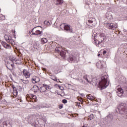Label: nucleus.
I'll use <instances>...</instances> for the list:
<instances>
[{"label": "nucleus", "mask_w": 127, "mask_h": 127, "mask_svg": "<svg viewBox=\"0 0 127 127\" xmlns=\"http://www.w3.org/2000/svg\"><path fill=\"white\" fill-rule=\"evenodd\" d=\"M97 41H98V45H100L101 44V43H103L105 42V41L102 42V40H97Z\"/></svg>", "instance_id": "nucleus-35"}, {"label": "nucleus", "mask_w": 127, "mask_h": 127, "mask_svg": "<svg viewBox=\"0 0 127 127\" xmlns=\"http://www.w3.org/2000/svg\"><path fill=\"white\" fill-rule=\"evenodd\" d=\"M94 41H95V43L96 45V46L100 47L99 45H98V40H95V37H94Z\"/></svg>", "instance_id": "nucleus-36"}, {"label": "nucleus", "mask_w": 127, "mask_h": 127, "mask_svg": "<svg viewBox=\"0 0 127 127\" xmlns=\"http://www.w3.org/2000/svg\"><path fill=\"white\" fill-rule=\"evenodd\" d=\"M69 42H70V45H73V44H74L75 42L72 40V38H70L69 40Z\"/></svg>", "instance_id": "nucleus-33"}, {"label": "nucleus", "mask_w": 127, "mask_h": 127, "mask_svg": "<svg viewBox=\"0 0 127 127\" xmlns=\"http://www.w3.org/2000/svg\"><path fill=\"white\" fill-rule=\"evenodd\" d=\"M105 119L107 122L110 123L113 121V116L112 115L109 114L105 118Z\"/></svg>", "instance_id": "nucleus-13"}, {"label": "nucleus", "mask_w": 127, "mask_h": 127, "mask_svg": "<svg viewBox=\"0 0 127 127\" xmlns=\"http://www.w3.org/2000/svg\"><path fill=\"white\" fill-rule=\"evenodd\" d=\"M78 94H80V95H81L82 97L84 96V93H80V92H78Z\"/></svg>", "instance_id": "nucleus-47"}, {"label": "nucleus", "mask_w": 127, "mask_h": 127, "mask_svg": "<svg viewBox=\"0 0 127 127\" xmlns=\"http://www.w3.org/2000/svg\"><path fill=\"white\" fill-rule=\"evenodd\" d=\"M125 32H126V34H127V30H126V31H125Z\"/></svg>", "instance_id": "nucleus-55"}, {"label": "nucleus", "mask_w": 127, "mask_h": 127, "mask_svg": "<svg viewBox=\"0 0 127 127\" xmlns=\"http://www.w3.org/2000/svg\"><path fill=\"white\" fill-rule=\"evenodd\" d=\"M13 94L15 96H17L18 95V91H13Z\"/></svg>", "instance_id": "nucleus-37"}, {"label": "nucleus", "mask_w": 127, "mask_h": 127, "mask_svg": "<svg viewBox=\"0 0 127 127\" xmlns=\"http://www.w3.org/2000/svg\"><path fill=\"white\" fill-rule=\"evenodd\" d=\"M16 58L12 55L9 57V61H11V63H13V61H15Z\"/></svg>", "instance_id": "nucleus-23"}, {"label": "nucleus", "mask_w": 127, "mask_h": 127, "mask_svg": "<svg viewBox=\"0 0 127 127\" xmlns=\"http://www.w3.org/2000/svg\"><path fill=\"white\" fill-rule=\"evenodd\" d=\"M51 79H52V80H53L54 81H58V79H57V77L56 75H52L51 77H50Z\"/></svg>", "instance_id": "nucleus-27"}, {"label": "nucleus", "mask_w": 127, "mask_h": 127, "mask_svg": "<svg viewBox=\"0 0 127 127\" xmlns=\"http://www.w3.org/2000/svg\"><path fill=\"white\" fill-rule=\"evenodd\" d=\"M66 25L65 23H62L60 25V28L62 30H64L65 28V26Z\"/></svg>", "instance_id": "nucleus-26"}, {"label": "nucleus", "mask_w": 127, "mask_h": 127, "mask_svg": "<svg viewBox=\"0 0 127 127\" xmlns=\"http://www.w3.org/2000/svg\"><path fill=\"white\" fill-rule=\"evenodd\" d=\"M41 42L42 44H45L47 43L48 40L47 38H43L41 39Z\"/></svg>", "instance_id": "nucleus-25"}, {"label": "nucleus", "mask_w": 127, "mask_h": 127, "mask_svg": "<svg viewBox=\"0 0 127 127\" xmlns=\"http://www.w3.org/2000/svg\"><path fill=\"white\" fill-rule=\"evenodd\" d=\"M83 78L85 79L86 81H87L88 83H90V81L88 80L87 75L83 76Z\"/></svg>", "instance_id": "nucleus-31"}, {"label": "nucleus", "mask_w": 127, "mask_h": 127, "mask_svg": "<svg viewBox=\"0 0 127 127\" xmlns=\"http://www.w3.org/2000/svg\"><path fill=\"white\" fill-rule=\"evenodd\" d=\"M37 88L38 90H40V93H44L46 92L45 90H43V89L44 88H46V90H51L52 87L51 86H50V85H48L46 84H43V86H41L39 88V87L38 86H35L34 87V88Z\"/></svg>", "instance_id": "nucleus-5"}, {"label": "nucleus", "mask_w": 127, "mask_h": 127, "mask_svg": "<svg viewBox=\"0 0 127 127\" xmlns=\"http://www.w3.org/2000/svg\"><path fill=\"white\" fill-rule=\"evenodd\" d=\"M36 32V35H40L42 34V32L40 31V30H37L35 31Z\"/></svg>", "instance_id": "nucleus-32"}, {"label": "nucleus", "mask_w": 127, "mask_h": 127, "mask_svg": "<svg viewBox=\"0 0 127 127\" xmlns=\"http://www.w3.org/2000/svg\"><path fill=\"white\" fill-rule=\"evenodd\" d=\"M106 39V35L105 34L103 33H101L99 34V40H102V42H105V40Z\"/></svg>", "instance_id": "nucleus-10"}, {"label": "nucleus", "mask_w": 127, "mask_h": 127, "mask_svg": "<svg viewBox=\"0 0 127 127\" xmlns=\"http://www.w3.org/2000/svg\"><path fill=\"white\" fill-rule=\"evenodd\" d=\"M8 36H9L6 35H5V36H4V38H5V39L6 41H7V39H8Z\"/></svg>", "instance_id": "nucleus-46"}, {"label": "nucleus", "mask_w": 127, "mask_h": 127, "mask_svg": "<svg viewBox=\"0 0 127 127\" xmlns=\"http://www.w3.org/2000/svg\"><path fill=\"white\" fill-rule=\"evenodd\" d=\"M2 45L3 47L5 48L6 49H11L12 47L8 44H7L6 42L4 41H2L1 42Z\"/></svg>", "instance_id": "nucleus-11"}, {"label": "nucleus", "mask_w": 127, "mask_h": 127, "mask_svg": "<svg viewBox=\"0 0 127 127\" xmlns=\"http://www.w3.org/2000/svg\"><path fill=\"white\" fill-rule=\"evenodd\" d=\"M59 108L60 109H62L63 108V104H60V105H59Z\"/></svg>", "instance_id": "nucleus-42"}, {"label": "nucleus", "mask_w": 127, "mask_h": 127, "mask_svg": "<svg viewBox=\"0 0 127 127\" xmlns=\"http://www.w3.org/2000/svg\"><path fill=\"white\" fill-rule=\"evenodd\" d=\"M14 33H15V31H14Z\"/></svg>", "instance_id": "nucleus-58"}, {"label": "nucleus", "mask_w": 127, "mask_h": 127, "mask_svg": "<svg viewBox=\"0 0 127 127\" xmlns=\"http://www.w3.org/2000/svg\"><path fill=\"white\" fill-rule=\"evenodd\" d=\"M34 29H35V28H33L32 30L31 31V32H32V35H36L37 34H36V32H35V33L33 32V31L34 30Z\"/></svg>", "instance_id": "nucleus-39"}, {"label": "nucleus", "mask_w": 127, "mask_h": 127, "mask_svg": "<svg viewBox=\"0 0 127 127\" xmlns=\"http://www.w3.org/2000/svg\"><path fill=\"white\" fill-rule=\"evenodd\" d=\"M30 100V101L32 102V100H34V102H36L37 101V97L36 95L34 94H30L28 96Z\"/></svg>", "instance_id": "nucleus-12"}, {"label": "nucleus", "mask_w": 127, "mask_h": 127, "mask_svg": "<svg viewBox=\"0 0 127 127\" xmlns=\"http://www.w3.org/2000/svg\"><path fill=\"white\" fill-rule=\"evenodd\" d=\"M81 127H87V125H85L84 124H83V125Z\"/></svg>", "instance_id": "nucleus-50"}, {"label": "nucleus", "mask_w": 127, "mask_h": 127, "mask_svg": "<svg viewBox=\"0 0 127 127\" xmlns=\"http://www.w3.org/2000/svg\"><path fill=\"white\" fill-rule=\"evenodd\" d=\"M40 119H41L44 121L45 123H46L47 120L46 119V117L44 115V114H41L39 116Z\"/></svg>", "instance_id": "nucleus-21"}, {"label": "nucleus", "mask_w": 127, "mask_h": 127, "mask_svg": "<svg viewBox=\"0 0 127 127\" xmlns=\"http://www.w3.org/2000/svg\"><path fill=\"white\" fill-rule=\"evenodd\" d=\"M117 95L119 97H122L124 95V91L122 88H118L116 90Z\"/></svg>", "instance_id": "nucleus-8"}, {"label": "nucleus", "mask_w": 127, "mask_h": 127, "mask_svg": "<svg viewBox=\"0 0 127 127\" xmlns=\"http://www.w3.org/2000/svg\"><path fill=\"white\" fill-rule=\"evenodd\" d=\"M78 81L80 82V83H81L82 84L84 83V81L82 79H78Z\"/></svg>", "instance_id": "nucleus-45"}, {"label": "nucleus", "mask_w": 127, "mask_h": 127, "mask_svg": "<svg viewBox=\"0 0 127 127\" xmlns=\"http://www.w3.org/2000/svg\"><path fill=\"white\" fill-rule=\"evenodd\" d=\"M12 123L10 121H6L3 123V127H12Z\"/></svg>", "instance_id": "nucleus-9"}, {"label": "nucleus", "mask_w": 127, "mask_h": 127, "mask_svg": "<svg viewBox=\"0 0 127 127\" xmlns=\"http://www.w3.org/2000/svg\"><path fill=\"white\" fill-rule=\"evenodd\" d=\"M118 110L119 114L123 115V117L127 119V104L126 103H121L118 107Z\"/></svg>", "instance_id": "nucleus-2"}, {"label": "nucleus", "mask_w": 127, "mask_h": 127, "mask_svg": "<svg viewBox=\"0 0 127 127\" xmlns=\"http://www.w3.org/2000/svg\"><path fill=\"white\" fill-rule=\"evenodd\" d=\"M108 75H103L99 80L98 87L102 90L105 89L109 85V81L107 80Z\"/></svg>", "instance_id": "nucleus-1"}, {"label": "nucleus", "mask_w": 127, "mask_h": 127, "mask_svg": "<svg viewBox=\"0 0 127 127\" xmlns=\"http://www.w3.org/2000/svg\"><path fill=\"white\" fill-rule=\"evenodd\" d=\"M10 65L12 67V68H13L14 67V63H11L10 64Z\"/></svg>", "instance_id": "nucleus-44"}, {"label": "nucleus", "mask_w": 127, "mask_h": 127, "mask_svg": "<svg viewBox=\"0 0 127 127\" xmlns=\"http://www.w3.org/2000/svg\"><path fill=\"white\" fill-rule=\"evenodd\" d=\"M60 90H63V89H62V88H61L60 89Z\"/></svg>", "instance_id": "nucleus-56"}, {"label": "nucleus", "mask_w": 127, "mask_h": 127, "mask_svg": "<svg viewBox=\"0 0 127 127\" xmlns=\"http://www.w3.org/2000/svg\"><path fill=\"white\" fill-rule=\"evenodd\" d=\"M56 81L58 83L60 82V81L59 79H57V81Z\"/></svg>", "instance_id": "nucleus-51"}, {"label": "nucleus", "mask_w": 127, "mask_h": 127, "mask_svg": "<svg viewBox=\"0 0 127 127\" xmlns=\"http://www.w3.org/2000/svg\"><path fill=\"white\" fill-rule=\"evenodd\" d=\"M23 74L24 75L26 76V78H29L30 77L29 72L27 71L26 69L23 70Z\"/></svg>", "instance_id": "nucleus-18"}, {"label": "nucleus", "mask_w": 127, "mask_h": 127, "mask_svg": "<svg viewBox=\"0 0 127 127\" xmlns=\"http://www.w3.org/2000/svg\"><path fill=\"white\" fill-rule=\"evenodd\" d=\"M21 81L23 82V83H24L25 84H27L29 83V81L28 80H23L22 79H21Z\"/></svg>", "instance_id": "nucleus-28"}, {"label": "nucleus", "mask_w": 127, "mask_h": 127, "mask_svg": "<svg viewBox=\"0 0 127 127\" xmlns=\"http://www.w3.org/2000/svg\"><path fill=\"white\" fill-rule=\"evenodd\" d=\"M78 101H80V102H82L81 99H78Z\"/></svg>", "instance_id": "nucleus-52"}, {"label": "nucleus", "mask_w": 127, "mask_h": 127, "mask_svg": "<svg viewBox=\"0 0 127 127\" xmlns=\"http://www.w3.org/2000/svg\"><path fill=\"white\" fill-rule=\"evenodd\" d=\"M55 86L58 87L60 89H61L62 87L60 85L56 84H55Z\"/></svg>", "instance_id": "nucleus-41"}, {"label": "nucleus", "mask_w": 127, "mask_h": 127, "mask_svg": "<svg viewBox=\"0 0 127 127\" xmlns=\"http://www.w3.org/2000/svg\"><path fill=\"white\" fill-rule=\"evenodd\" d=\"M8 42L10 43L11 45H14V44L15 43L14 40H13L12 39L9 40Z\"/></svg>", "instance_id": "nucleus-34"}, {"label": "nucleus", "mask_w": 127, "mask_h": 127, "mask_svg": "<svg viewBox=\"0 0 127 127\" xmlns=\"http://www.w3.org/2000/svg\"><path fill=\"white\" fill-rule=\"evenodd\" d=\"M100 55H101V54H98V57H100Z\"/></svg>", "instance_id": "nucleus-53"}, {"label": "nucleus", "mask_w": 127, "mask_h": 127, "mask_svg": "<svg viewBox=\"0 0 127 127\" xmlns=\"http://www.w3.org/2000/svg\"><path fill=\"white\" fill-rule=\"evenodd\" d=\"M68 85L71 86V84H68Z\"/></svg>", "instance_id": "nucleus-57"}, {"label": "nucleus", "mask_w": 127, "mask_h": 127, "mask_svg": "<svg viewBox=\"0 0 127 127\" xmlns=\"http://www.w3.org/2000/svg\"><path fill=\"white\" fill-rule=\"evenodd\" d=\"M67 61L70 63H77L78 61L77 60V58H76V56L73 55H69L67 58Z\"/></svg>", "instance_id": "nucleus-6"}, {"label": "nucleus", "mask_w": 127, "mask_h": 127, "mask_svg": "<svg viewBox=\"0 0 127 127\" xmlns=\"http://www.w3.org/2000/svg\"><path fill=\"white\" fill-rule=\"evenodd\" d=\"M45 107L46 108V107H44V108H45Z\"/></svg>", "instance_id": "nucleus-59"}, {"label": "nucleus", "mask_w": 127, "mask_h": 127, "mask_svg": "<svg viewBox=\"0 0 127 127\" xmlns=\"http://www.w3.org/2000/svg\"><path fill=\"white\" fill-rule=\"evenodd\" d=\"M64 30H65L66 31L70 33H72L73 31L72 29L70 28V25L66 24L64 27Z\"/></svg>", "instance_id": "nucleus-14"}, {"label": "nucleus", "mask_w": 127, "mask_h": 127, "mask_svg": "<svg viewBox=\"0 0 127 127\" xmlns=\"http://www.w3.org/2000/svg\"><path fill=\"white\" fill-rule=\"evenodd\" d=\"M106 27L109 29H112L113 30H115L117 29V25L116 24L113 23H107Z\"/></svg>", "instance_id": "nucleus-7"}, {"label": "nucleus", "mask_w": 127, "mask_h": 127, "mask_svg": "<svg viewBox=\"0 0 127 127\" xmlns=\"http://www.w3.org/2000/svg\"><path fill=\"white\" fill-rule=\"evenodd\" d=\"M45 24H46V25L48 26L50 25V22L48 20L45 21Z\"/></svg>", "instance_id": "nucleus-38"}, {"label": "nucleus", "mask_w": 127, "mask_h": 127, "mask_svg": "<svg viewBox=\"0 0 127 127\" xmlns=\"http://www.w3.org/2000/svg\"><path fill=\"white\" fill-rule=\"evenodd\" d=\"M5 63L6 68L8 70H11V69H10V68L9 67H10V64L12 63V62L9 60H6V61H5Z\"/></svg>", "instance_id": "nucleus-15"}, {"label": "nucleus", "mask_w": 127, "mask_h": 127, "mask_svg": "<svg viewBox=\"0 0 127 127\" xmlns=\"http://www.w3.org/2000/svg\"><path fill=\"white\" fill-rule=\"evenodd\" d=\"M77 106H78V107H81V104H80V103H77Z\"/></svg>", "instance_id": "nucleus-48"}, {"label": "nucleus", "mask_w": 127, "mask_h": 127, "mask_svg": "<svg viewBox=\"0 0 127 127\" xmlns=\"http://www.w3.org/2000/svg\"><path fill=\"white\" fill-rule=\"evenodd\" d=\"M28 120L29 122L32 123V124H34L35 122V119L34 116H31V118H29Z\"/></svg>", "instance_id": "nucleus-19"}, {"label": "nucleus", "mask_w": 127, "mask_h": 127, "mask_svg": "<svg viewBox=\"0 0 127 127\" xmlns=\"http://www.w3.org/2000/svg\"><path fill=\"white\" fill-rule=\"evenodd\" d=\"M106 18L109 20H111L113 19V16L111 14H107Z\"/></svg>", "instance_id": "nucleus-24"}, {"label": "nucleus", "mask_w": 127, "mask_h": 127, "mask_svg": "<svg viewBox=\"0 0 127 127\" xmlns=\"http://www.w3.org/2000/svg\"><path fill=\"white\" fill-rule=\"evenodd\" d=\"M55 51L56 53L59 54L60 56L63 59H66V51L61 46L57 47L55 48Z\"/></svg>", "instance_id": "nucleus-3"}, {"label": "nucleus", "mask_w": 127, "mask_h": 127, "mask_svg": "<svg viewBox=\"0 0 127 127\" xmlns=\"http://www.w3.org/2000/svg\"><path fill=\"white\" fill-rule=\"evenodd\" d=\"M54 1L55 4L57 5H61L63 4L64 2L63 0H54Z\"/></svg>", "instance_id": "nucleus-17"}, {"label": "nucleus", "mask_w": 127, "mask_h": 127, "mask_svg": "<svg viewBox=\"0 0 127 127\" xmlns=\"http://www.w3.org/2000/svg\"><path fill=\"white\" fill-rule=\"evenodd\" d=\"M96 65L97 67V68H103V66L102 64V63L101 62H100L99 63H96Z\"/></svg>", "instance_id": "nucleus-22"}, {"label": "nucleus", "mask_w": 127, "mask_h": 127, "mask_svg": "<svg viewBox=\"0 0 127 127\" xmlns=\"http://www.w3.org/2000/svg\"><path fill=\"white\" fill-rule=\"evenodd\" d=\"M11 87L13 89V91H17V88L15 86V85L14 84H12L11 85Z\"/></svg>", "instance_id": "nucleus-30"}, {"label": "nucleus", "mask_w": 127, "mask_h": 127, "mask_svg": "<svg viewBox=\"0 0 127 127\" xmlns=\"http://www.w3.org/2000/svg\"><path fill=\"white\" fill-rule=\"evenodd\" d=\"M86 97L92 101H95V97L92 96L91 94L86 95Z\"/></svg>", "instance_id": "nucleus-20"}, {"label": "nucleus", "mask_w": 127, "mask_h": 127, "mask_svg": "<svg viewBox=\"0 0 127 127\" xmlns=\"http://www.w3.org/2000/svg\"><path fill=\"white\" fill-rule=\"evenodd\" d=\"M97 24L95 18H89L86 20V28L92 29Z\"/></svg>", "instance_id": "nucleus-4"}, {"label": "nucleus", "mask_w": 127, "mask_h": 127, "mask_svg": "<svg viewBox=\"0 0 127 127\" xmlns=\"http://www.w3.org/2000/svg\"><path fill=\"white\" fill-rule=\"evenodd\" d=\"M12 39V37L8 36L6 42H8L9 40H10Z\"/></svg>", "instance_id": "nucleus-43"}, {"label": "nucleus", "mask_w": 127, "mask_h": 127, "mask_svg": "<svg viewBox=\"0 0 127 127\" xmlns=\"http://www.w3.org/2000/svg\"><path fill=\"white\" fill-rule=\"evenodd\" d=\"M3 101L6 103V100L5 99Z\"/></svg>", "instance_id": "nucleus-54"}, {"label": "nucleus", "mask_w": 127, "mask_h": 127, "mask_svg": "<svg viewBox=\"0 0 127 127\" xmlns=\"http://www.w3.org/2000/svg\"><path fill=\"white\" fill-rule=\"evenodd\" d=\"M107 53V51H103V55H105V54H106Z\"/></svg>", "instance_id": "nucleus-49"}, {"label": "nucleus", "mask_w": 127, "mask_h": 127, "mask_svg": "<svg viewBox=\"0 0 127 127\" xmlns=\"http://www.w3.org/2000/svg\"><path fill=\"white\" fill-rule=\"evenodd\" d=\"M40 81V78L38 77L34 76L32 79V82L33 84H36Z\"/></svg>", "instance_id": "nucleus-16"}, {"label": "nucleus", "mask_w": 127, "mask_h": 127, "mask_svg": "<svg viewBox=\"0 0 127 127\" xmlns=\"http://www.w3.org/2000/svg\"><path fill=\"white\" fill-rule=\"evenodd\" d=\"M62 103L64 104H66L67 103V101L66 99H63L62 100Z\"/></svg>", "instance_id": "nucleus-40"}, {"label": "nucleus", "mask_w": 127, "mask_h": 127, "mask_svg": "<svg viewBox=\"0 0 127 127\" xmlns=\"http://www.w3.org/2000/svg\"><path fill=\"white\" fill-rule=\"evenodd\" d=\"M35 86H37V85H34L33 87V90H34V92H37L38 90L40 91V89H38V88H36V87L34 88Z\"/></svg>", "instance_id": "nucleus-29"}]
</instances>
